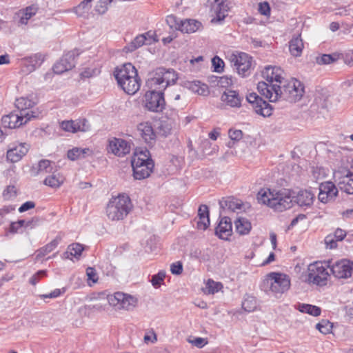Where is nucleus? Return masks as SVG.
Listing matches in <instances>:
<instances>
[{"mask_svg": "<svg viewBox=\"0 0 353 353\" xmlns=\"http://www.w3.org/2000/svg\"><path fill=\"white\" fill-rule=\"evenodd\" d=\"M259 92L270 102H276L282 99L290 103H295L302 98L304 94L303 84L297 80L283 81L281 85H268L261 81L257 85Z\"/></svg>", "mask_w": 353, "mask_h": 353, "instance_id": "obj_1", "label": "nucleus"}, {"mask_svg": "<svg viewBox=\"0 0 353 353\" xmlns=\"http://www.w3.org/2000/svg\"><path fill=\"white\" fill-rule=\"evenodd\" d=\"M257 199L259 203L279 212L289 209L292 205L291 192L287 189L262 188L257 194Z\"/></svg>", "mask_w": 353, "mask_h": 353, "instance_id": "obj_2", "label": "nucleus"}, {"mask_svg": "<svg viewBox=\"0 0 353 353\" xmlns=\"http://www.w3.org/2000/svg\"><path fill=\"white\" fill-rule=\"evenodd\" d=\"M114 76L119 86L128 94L137 93L141 85V80L136 68L130 63H126L114 69Z\"/></svg>", "mask_w": 353, "mask_h": 353, "instance_id": "obj_3", "label": "nucleus"}, {"mask_svg": "<svg viewBox=\"0 0 353 353\" xmlns=\"http://www.w3.org/2000/svg\"><path fill=\"white\" fill-rule=\"evenodd\" d=\"M133 205L130 197L119 194L112 197L106 207V215L111 221L123 220L132 211Z\"/></svg>", "mask_w": 353, "mask_h": 353, "instance_id": "obj_4", "label": "nucleus"}, {"mask_svg": "<svg viewBox=\"0 0 353 353\" xmlns=\"http://www.w3.org/2000/svg\"><path fill=\"white\" fill-rule=\"evenodd\" d=\"M148 150L136 151L131 160L134 177L141 180L148 177L154 167Z\"/></svg>", "mask_w": 353, "mask_h": 353, "instance_id": "obj_5", "label": "nucleus"}, {"mask_svg": "<svg viewBox=\"0 0 353 353\" xmlns=\"http://www.w3.org/2000/svg\"><path fill=\"white\" fill-rule=\"evenodd\" d=\"M290 287V280L288 275L279 272L268 274L263 280L261 288L267 293L275 295L283 294Z\"/></svg>", "mask_w": 353, "mask_h": 353, "instance_id": "obj_6", "label": "nucleus"}, {"mask_svg": "<svg viewBox=\"0 0 353 353\" xmlns=\"http://www.w3.org/2000/svg\"><path fill=\"white\" fill-rule=\"evenodd\" d=\"M109 304L116 310L131 311L134 310L138 303V299L128 294L117 292L107 296Z\"/></svg>", "mask_w": 353, "mask_h": 353, "instance_id": "obj_7", "label": "nucleus"}, {"mask_svg": "<svg viewBox=\"0 0 353 353\" xmlns=\"http://www.w3.org/2000/svg\"><path fill=\"white\" fill-rule=\"evenodd\" d=\"M41 114L39 110H32L31 114L11 112L5 115L1 119L2 125L4 128L10 129L17 128L26 123L32 118H38Z\"/></svg>", "mask_w": 353, "mask_h": 353, "instance_id": "obj_8", "label": "nucleus"}, {"mask_svg": "<svg viewBox=\"0 0 353 353\" xmlns=\"http://www.w3.org/2000/svg\"><path fill=\"white\" fill-rule=\"evenodd\" d=\"M329 273L326 268L320 262L310 264L308 267L307 280L309 283L319 286L325 285Z\"/></svg>", "mask_w": 353, "mask_h": 353, "instance_id": "obj_9", "label": "nucleus"}, {"mask_svg": "<svg viewBox=\"0 0 353 353\" xmlns=\"http://www.w3.org/2000/svg\"><path fill=\"white\" fill-rule=\"evenodd\" d=\"M230 61L239 74L246 77L250 73L252 57L248 54L244 52L232 54L230 56Z\"/></svg>", "mask_w": 353, "mask_h": 353, "instance_id": "obj_10", "label": "nucleus"}, {"mask_svg": "<svg viewBox=\"0 0 353 353\" xmlns=\"http://www.w3.org/2000/svg\"><path fill=\"white\" fill-rule=\"evenodd\" d=\"M144 102L145 108L149 111L161 112L165 105L163 92L161 90L159 92L148 91L144 96Z\"/></svg>", "mask_w": 353, "mask_h": 353, "instance_id": "obj_11", "label": "nucleus"}, {"mask_svg": "<svg viewBox=\"0 0 353 353\" xmlns=\"http://www.w3.org/2000/svg\"><path fill=\"white\" fill-rule=\"evenodd\" d=\"M246 99L248 102L252 105V107L258 114L264 117H270L272 114V107L261 97L254 92L250 93L247 95Z\"/></svg>", "mask_w": 353, "mask_h": 353, "instance_id": "obj_12", "label": "nucleus"}, {"mask_svg": "<svg viewBox=\"0 0 353 353\" xmlns=\"http://www.w3.org/2000/svg\"><path fill=\"white\" fill-rule=\"evenodd\" d=\"M329 268L336 278L347 279L352 276L353 262L348 259H341L329 265Z\"/></svg>", "mask_w": 353, "mask_h": 353, "instance_id": "obj_13", "label": "nucleus"}, {"mask_svg": "<svg viewBox=\"0 0 353 353\" xmlns=\"http://www.w3.org/2000/svg\"><path fill=\"white\" fill-rule=\"evenodd\" d=\"M79 55L77 50H74L65 53L59 61L53 66L54 73L61 74L64 72L72 69L76 63L75 58Z\"/></svg>", "mask_w": 353, "mask_h": 353, "instance_id": "obj_14", "label": "nucleus"}, {"mask_svg": "<svg viewBox=\"0 0 353 353\" xmlns=\"http://www.w3.org/2000/svg\"><path fill=\"white\" fill-rule=\"evenodd\" d=\"M338 189L332 181L321 183L319 185V199L321 202L326 203L334 201L338 194Z\"/></svg>", "mask_w": 353, "mask_h": 353, "instance_id": "obj_15", "label": "nucleus"}, {"mask_svg": "<svg viewBox=\"0 0 353 353\" xmlns=\"http://www.w3.org/2000/svg\"><path fill=\"white\" fill-rule=\"evenodd\" d=\"M130 150V143L123 139L114 138L109 141L108 152L117 157H123L129 154Z\"/></svg>", "mask_w": 353, "mask_h": 353, "instance_id": "obj_16", "label": "nucleus"}, {"mask_svg": "<svg viewBox=\"0 0 353 353\" xmlns=\"http://www.w3.org/2000/svg\"><path fill=\"white\" fill-rule=\"evenodd\" d=\"M283 71L279 67L267 66L262 72L263 77L268 82V85H274L279 83H283L284 78Z\"/></svg>", "mask_w": 353, "mask_h": 353, "instance_id": "obj_17", "label": "nucleus"}, {"mask_svg": "<svg viewBox=\"0 0 353 353\" xmlns=\"http://www.w3.org/2000/svg\"><path fill=\"white\" fill-rule=\"evenodd\" d=\"M61 128L64 131L74 133L89 130L90 125L85 119H82L76 121H64L61 123Z\"/></svg>", "mask_w": 353, "mask_h": 353, "instance_id": "obj_18", "label": "nucleus"}, {"mask_svg": "<svg viewBox=\"0 0 353 353\" xmlns=\"http://www.w3.org/2000/svg\"><path fill=\"white\" fill-rule=\"evenodd\" d=\"M227 0H208L207 3L210 6L212 11L216 14V19L221 21L225 19L230 10Z\"/></svg>", "mask_w": 353, "mask_h": 353, "instance_id": "obj_19", "label": "nucleus"}, {"mask_svg": "<svg viewBox=\"0 0 353 353\" xmlns=\"http://www.w3.org/2000/svg\"><path fill=\"white\" fill-rule=\"evenodd\" d=\"M243 99L237 91L232 90H225L221 97V100L231 108H240Z\"/></svg>", "mask_w": 353, "mask_h": 353, "instance_id": "obj_20", "label": "nucleus"}, {"mask_svg": "<svg viewBox=\"0 0 353 353\" xmlns=\"http://www.w3.org/2000/svg\"><path fill=\"white\" fill-rule=\"evenodd\" d=\"M232 225L229 217L225 216L221 219L215 229V234L221 239L226 240L232 235Z\"/></svg>", "mask_w": 353, "mask_h": 353, "instance_id": "obj_21", "label": "nucleus"}, {"mask_svg": "<svg viewBox=\"0 0 353 353\" xmlns=\"http://www.w3.org/2000/svg\"><path fill=\"white\" fill-rule=\"evenodd\" d=\"M28 151V145L26 143H20L8 150L7 159L12 163L18 162L26 154Z\"/></svg>", "mask_w": 353, "mask_h": 353, "instance_id": "obj_22", "label": "nucleus"}, {"mask_svg": "<svg viewBox=\"0 0 353 353\" xmlns=\"http://www.w3.org/2000/svg\"><path fill=\"white\" fill-rule=\"evenodd\" d=\"M147 85L150 89V91L159 92V90H161L163 92V90L166 88V84L163 78L159 74L158 68L147 81Z\"/></svg>", "mask_w": 353, "mask_h": 353, "instance_id": "obj_23", "label": "nucleus"}, {"mask_svg": "<svg viewBox=\"0 0 353 353\" xmlns=\"http://www.w3.org/2000/svg\"><path fill=\"white\" fill-rule=\"evenodd\" d=\"M44 61V57L41 53H37L22 59L23 65L27 68V71L32 72Z\"/></svg>", "mask_w": 353, "mask_h": 353, "instance_id": "obj_24", "label": "nucleus"}, {"mask_svg": "<svg viewBox=\"0 0 353 353\" xmlns=\"http://www.w3.org/2000/svg\"><path fill=\"white\" fill-rule=\"evenodd\" d=\"M201 27V23L194 19H186L180 21L178 26H175V29L179 30L182 32L190 34L194 33Z\"/></svg>", "mask_w": 353, "mask_h": 353, "instance_id": "obj_25", "label": "nucleus"}, {"mask_svg": "<svg viewBox=\"0 0 353 353\" xmlns=\"http://www.w3.org/2000/svg\"><path fill=\"white\" fill-rule=\"evenodd\" d=\"M314 198V194L310 190H300L295 197V202L301 207H308L313 203Z\"/></svg>", "mask_w": 353, "mask_h": 353, "instance_id": "obj_26", "label": "nucleus"}, {"mask_svg": "<svg viewBox=\"0 0 353 353\" xmlns=\"http://www.w3.org/2000/svg\"><path fill=\"white\" fill-rule=\"evenodd\" d=\"M197 228L205 230L210 225L209 210L206 205H201L198 210Z\"/></svg>", "mask_w": 353, "mask_h": 353, "instance_id": "obj_27", "label": "nucleus"}, {"mask_svg": "<svg viewBox=\"0 0 353 353\" xmlns=\"http://www.w3.org/2000/svg\"><path fill=\"white\" fill-rule=\"evenodd\" d=\"M303 48L304 44L300 34L294 36L289 42L290 52L293 57H300Z\"/></svg>", "mask_w": 353, "mask_h": 353, "instance_id": "obj_28", "label": "nucleus"}, {"mask_svg": "<svg viewBox=\"0 0 353 353\" xmlns=\"http://www.w3.org/2000/svg\"><path fill=\"white\" fill-rule=\"evenodd\" d=\"M36 105V102L28 99V97H20L16 100L15 106L19 110V113L21 112L25 113L31 114L32 110H36V109H32L34 106Z\"/></svg>", "mask_w": 353, "mask_h": 353, "instance_id": "obj_29", "label": "nucleus"}, {"mask_svg": "<svg viewBox=\"0 0 353 353\" xmlns=\"http://www.w3.org/2000/svg\"><path fill=\"white\" fill-rule=\"evenodd\" d=\"M220 207L223 209H227L232 212H235L237 210H241L243 203L241 201L234 198L228 197L223 199L219 201Z\"/></svg>", "mask_w": 353, "mask_h": 353, "instance_id": "obj_30", "label": "nucleus"}, {"mask_svg": "<svg viewBox=\"0 0 353 353\" xmlns=\"http://www.w3.org/2000/svg\"><path fill=\"white\" fill-rule=\"evenodd\" d=\"M185 86L199 95L205 96L209 93L208 86L199 81H187Z\"/></svg>", "mask_w": 353, "mask_h": 353, "instance_id": "obj_31", "label": "nucleus"}, {"mask_svg": "<svg viewBox=\"0 0 353 353\" xmlns=\"http://www.w3.org/2000/svg\"><path fill=\"white\" fill-rule=\"evenodd\" d=\"M339 188L348 194H353V173H348L343 176L339 182Z\"/></svg>", "mask_w": 353, "mask_h": 353, "instance_id": "obj_32", "label": "nucleus"}, {"mask_svg": "<svg viewBox=\"0 0 353 353\" xmlns=\"http://www.w3.org/2000/svg\"><path fill=\"white\" fill-rule=\"evenodd\" d=\"M159 74L163 78V81L166 84V88L170 85L174 84L178 79L176 72L173 69H168L163 68H159Z\"/></svg>", "mask_w": 353, "mask_h": 353, "instance_id": "obj_33", "label": "nucleus"}, {"mask_svg": "<svg viewBox=\"0 0 353 353\" xmlns=\"http://www.w3.org/2000/svg\"><path fill=\"white\" fill-rule=\"evenodd\" d=\"M234 225L236 232L240 235L248 234L252 228L251 223L244 217H239L234 221Z\"/></svg>", "mask_w": 353, "mask_h": 353, "instance_id": "obj_34", "label": "nucleus"}, {"mask_svg": "<svg viewBox=\"0 0 353 353\" xmlns=\"http://www.w3.org/2000/svg\"><path fill=\"white\" fill-rule=\"evenodd\" d=\"M139 130L141 131V135L146 143H151L152 141H154L156 135L153 128L149 123H141L139 126Z\"/></svg>", "mask_w": 353, "mask_h": 353, "instance_id": "obj_35", "label": "nucleus"}, {"mask_svg": "<svg viewBox=\"0 0 353 353\" xmlns=\"http://www.w3.org/2000/svg\"><path fill=\"white\" fill-rule=\"evenodd\" d=\"M60 238L57 237L51 242L41 248L36 252V259H39L53 251L58 245Z\"/></svg>", "mask_w": 353, "mask_h": 353, "instance_id": "obj_36", "label": "nucleus"}, {"mask_svg": "<svg viewBox=\"0 0 353 353\" xmlns=\"http://www.w3.org/2000/svg\"><path fill=\"white\" fill-rule=\"evenodd\" d=\"M90 152L88 148H74L68 152V158L72 161H75L81 158H84Z\"/></svg>", "mask_w": 353, "mask_h": 353, "instance_id": "obj_37", "label": "nucleus"}, {"mask_svg": "<svg viewBox=\"0 0 353 353\" xmlns=\"http://www.w3.org/2000/svg\"><path fill=\"white\" fill-rule=\"evenodd\" d=\"M147 41L148 38L145 34L138 35L130 43L125 46V49L126 52H133L143 45L147 44Z\"/></svg>", "mask_w": 353, "mask_h": 353, "instance_id": "obj_38", "label": "nucleus"}, {"mask_svg": "<svg viewBox=\"0 0 353 353\" xmlns=\"http://www.w3.org/2000/svg\"><path fill=\"white\" fill-rule=\"evenodd\" d=\"M298 309L301 312L307 313L313 316H319L321 313V309L319 307L310 304H299Z\"/></svg>", "mask_w": 353, "mask_h": 353, "instance_id": "obj_39", "label": "nucleus"}, {"mask_svg": "<svg viewBox=\"0 0 353 353\" xmlns=\"http://www.w3.org/2000/svg\"><path fill=\"white\" fill-rule=\"evenodd\" d=\"M52 174L46 177L44 180V184L52 188H58L63 183V177L59 174H55L52 172Z\"/></svg>", "mask_w": 353, "mask_h": 353, "instance_id": "obj_40", "label": "nucleus"}, {"mask_svg": "<svg viewBox=\"0 0 353 353\" xmlns=\"http://www.w3.org/2000/svg\"><path fill=\"white\" fill-rule=\"evenodd\" d=\"M92 0H83L76 8L75 12L79 17H85L88 14Z\"/></svg>", "mask_w": 353, "mask_h": 353, "instance_id": "obj_41", "label": "nucleus"}, {"mask_svg": "<svg viewBox=\"0 0 353 353\" xmlns=\"http://www.w3.org/2000/svg\"><path fill=\"white\" fill-rule=\"evenodd\" d=\"M257 307L256 299L254 296L248 295L242 303V307L246 312H251L256 310Z\"/></svg>", "mask_w": 353, "mask_h": 353, "instance_id": "obj_42", "label": "nucleus"}, {"mask_svg": "<svg viewBox=\"0 0 353 353\" xmlns=\"http://www.w3.org/2000/svg\"><path fill=\"white\" fill-rule=\"evenodd\" d=\"M52 163L47 159L41 160L38 164L37 174H44L53 172Z\"/></svg>", "mask_w": 353, "mask_h": 353, "instance_id": "obj_43", "label": "nucleus"}, {"mask_svg": "<svg viewBox=\"0 0 353 353\" xmlns=\"http://www.w3.org/2000/svg\"><path fill=\"white\" fill-rule=\"evenodd\" d=\"M339 59V55L336 54H323L321 56L316 57V62L319 65H326V64H330L336 61H337Z\"/></svg>", "mask_w": 353, "mask_h": 353, "instance_id": "obj_44", "label": "nucleus"}, {"mask_svg": "<svg viewBox=\"0 0 353 353\" xmlns=\"http://www.w3.org/2000/svg\"><path fill=\"white\" fill-rule=\"evenodd\" d=\"M83 250V245L77 243H72L68 247L66 254H70L71 256L78 258L81 256Z\"/></svg>", "mask_w": 353, "mask_h": 353, "instance_id": "obj_45", "label": "nucleus"}, {"mask_svg": "<svg viewBox=\"0 0 353 353\" xmlns=\"http://www.w3.org/2000/svg\"><path fill=\"white\" fill-rule=\"evenodd\" d=\"M316 328L322 334H327L331 332L332 324L327 320L322 319L316 325Z\"/></svg>", "mask_w": 353, "mask_h": 353, "instance_id": "obj_46", "label": "nucleus"}, {"mask_svg": "<svg viewBox=\"0 0 353 353\" xmlns=\"http://www.w3.org/2000/svg\"><path fill=\"white\" fill-rule=\"evenodd\" d=\"M221 287L222 285L220 283L209 279L206 283L205 292L209 294H214L217 292Z\"/></svg>", "mask_w": 353, "mask_h": 353, "instance_id": "obj_47", "label": "nucleus"}, {"mask_svg": "<svg viewBox=\"0 0 353 353\" xmlns=\"http://www.w3.org/2000/svg\"><path fill=\"white\" fill-rule=\"evenodd\" d=\"M165 277V272L160 271L158 274H154L152 276L151 283L155 288H158L161 285Z\"/></svg>", "mask_w": 353, "mask_h": 353, "instance_id": "obj_48", "label": "nucleus"}, {"mask_svg": "<svg viewBox=\"0 0 353 353\" xmlns=\"http://www.w3.org/2000/svg\"><path fill=\"white\" fill-rule=\"evenodd\" d=\"M17 196L16 188L13 185H9L3 192V196L5 200H11Z\"/></svg>", "mask_w": 353, "mask_h": 353, "instance_id": "obj_49", "label": "nucleus"}, {"mask_svg": "<svg viewBox=\"0 0 353 353\" xmlns=\"http://www.w3.org/2000/svg\"><path fill=\"white\" fill-rule=\"evenodd\" d=\"M212 65L214 67V70L216 72H221L223 70L224 62L220 59L219 57L215 56L212 59Z\"/></svg>", "mask_w": 353, "mask_h": 353, "instance_id": "obj_50", "label": "nucleus"}, {"mask_svg": "<svg viewBox=\"0 0 353 353\" xmlns=\"http://www.w3.org/2000/svg\"><path fill=\"white\" fill-rule=\"evenodd\" d=\"M258 10L259 13L262 15L268 17L270 15V6L268 2L263 1L259 3Z\"/></svg>", "mask_w": 353, "mask_h": 353, "instance_id": "obj_51", "label": "nucleus"}, {"mask_svg": "<svg viewBox=\"0 0 353 353\" xmlns=\"http://www.w3.org/2000/svg\"><path fill=\"white\" fill-rule=\"evenodd\" d=\"M34 14L35 12L33 11L32 8H27L26 11L23 13V15L21 17L19 22L21 24H26L28 23V19H30L31 17Z\"/></svg>", "mask_w": 353, "mask_h": 353, "instance_id": "obj_52", "label": "nucleus"}, {"mask_svg": "<svg viewBox=\"0 0 353 353\" xmlns=\"http://www.w3.org/2000/svg\"><path fill=\"white\" fill-rule=\"evenodd\" d=\"M86 275L88 280L91 281L92 283H96L98 281V275L96 270L94 268L88 267L86 269Z\"/></svg>", "mask_w": 353, "mask_h": 353, "instance_id": "obj_53", "label": "nucleus"}, {"mask_svg": "<svg viewBox=\"0 0 353 353\" xmlns=\"http://www.w3.org/2000/svg\"><path fill=\"white\" fill-rule=\"evenodd\" d=\"M46 275L47 272L46 270H39L30 279V283L32 285H35L41 278Z\"/></svg>", "mask_w": 353, "mask_h": 353, "instance_id": "obj_54", "label": "nucleus"}, {"mask_svg": "<svg viewBox=\"0 0 353 353\" xmlns=\"http://www.w3.org/2000/svg\"><path fill=\"white\" fill-rule=\"evenodd\" d=\"M338 240L332 234H329L325 238V243L327 248L333 249L337 247Z\"/></svg>", "mask_w": 353, "mask_h": 353, "instance_id": "obj_55", "label": "nucleus"}, {"mask_svg": "<svg viewBox=\"0 0 353 353\" xmlns=\"http://www.w3.org/2000/svg\"><path fill=\"white\" fill-rule=\"evenodd\" d=\"M170 271L172 274L175 275H180L183 272V265L180 261H177L171 264Z\"/></svg>", "mask_w": 353, "mask_h": 353, "instance_id": "obj_56", "label": "nucleus"}, {"mask_svg": "<svg viewBox=\"0 0 353 353\" xmlns=\"http://www.w3.org/2000/svg\"><path fill=\"white\" fill-rule=\"evenodd\" d=\"M189 343L199 348H201L208 343V341L204 338L196 337L192 340H189Z\"/></svg>", "mask_w": 353, "mask_h": 353, "instance_id": "obj_57", "label": "nucleus"}, {"mask_svg": "<svg viewBox=\"0 0 353 353\" xmlns=\"http://www.w3.org/2000/svg\"><path fill=\"white\" fill-rule=\"evenodd\" d=\"M229 137L232 141H239L243 137V132L240 130H230Z\"/></svg>", "mask_w": 353, "mask_h": 353, "instance_id": "obj_58", "label": "nucleus"}, {"mask_svg": "<svg viewBox=\"0 0 353 353\" xmlns=\"http://www.w3.org/2000/svg\"><path fill=\"white\" fill-rule=\"evenodd\" d=\"M64 292H65L64 288H63L62 290L55 289L53 291H52L50 294L42 295V297L45 298V299L46 298H57Z\"/></svg>", "mask_w": 353, "mask_h": 353, "instance_id": "obj_59", "label": "nucleus"}, {"mask_svg": "<svg viewBox=\"0 0 353 353\" xmlns=\"http://www.w3.org/2000/svg\"><path fill=\"white\" fill-rule=\"evenodd\" d=\"M35 207V203L33 201H26L21 205L19 208L20 212H26L28 210L32 209Z\"/></svg>", "mask_w": 353, "mask_h": 353, "instance_id": "obj_60", "label": "nucleus"}, {"mask_svg": "<svg viewBox=\"0 0 353 353\" xmlns=\"http://www.w3.org/2000/svg\"><path fill=\"white\" fill-rule=\"evenodd\" d=\"M40 219L38 217H33L29 221H26V228H33L39 225Z\"/></svg>", "mask_w": 353, "mask_h": 353, "instance_id": "obj_61", "label": "nucleus"}, {"mask_svg": "<svg viewBox=\"0 0 353 353\" xmlns=\"http://www.w3.org/2000/svg\"><path fill=\"white\" fill-rule=\"evenodd\" d=\"M336 240L338 241H342L346 236V232L345 230L341 229V228H337L334 234H332Z\"/></svg>", "mask_w": 353, "mask_h": 353, "instance_id": "obj_62", "label": "nucleus"}, {"mask_svg": "<svg viewBox=\"0 0 353 353\" xmlns=\"http://www.w3.org/2000/svg\"><path fill=\"white\" fill-rule=\"evenodd\" d=\"M344 61L346 64L353 65V50L345 53Z\"/></svg>", "mask_w": 353, "mask_h": 353, "instance_id": "obj_63", "label": "nucleus"}, {"mask_svg": "<svg viewBox=\"0 0 353 353\" xmlns=\"http://www.w3.org/2000/svg\"><path fill=\"white\" fill-rule=\"evenodd\" d=\"M166 21L168 23V24L170 26V28H175V26H178V25L180 24V23L177 22L176 21V17L173 16V15H170V16H168L167 17V19H166Z\"/></svg>", "mask_w": 353, "mask_h": 353, "instance_id": "obj_64", "label": "nucleus"}]
</instances>
